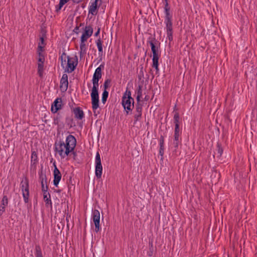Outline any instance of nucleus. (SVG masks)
Masks as SVG:
<instances>
[{"instance_id": "39448f33", "label": "nucleus", "mask_w": 257, "mask_h": 257, "mask_svg": "<svg viewBox=\"0 0 257 257\" xmlns=\"http://www.w3.org/2000/svg\"><path fill=\"white\" fill-rule=\"evenodd\" d=\"M150 45L151 51L153 53V57L160 56L161 54L159 51L160 47V42L158 41L155 37H149L147 42Z\"/></svg>"}, {"instance_id": "49530a36", "label": "nucleus", "mask_w": 257, "mask_h": 257, "mask_svg": "<svg viewBox=\"0 0 257 257\" xmlns=\"http://www.w3.org/2000/svg\"><path fill=\"white\" fill-rule=\"evenodd\" d=\"M45 61V57L38 58V63L44 64Z\"/></svg>"}, {"instance_id": "20e7f679", "label": "nucleus", "mask_w": 257, "mask_h": 257, "mask_svg": "<svg viewBox=\"0 0 257 257\" xmlns=\"http://www.w3.org/2000/svg\"><path fill=\"white\" fill-rule=\"evenodd\" d=\"M20 187L22 191L23 197L25 203L29 202L30 196L29 191V181L27 176L24 177L20 183Z\"/></svg>"}, {"instance_id": "5701e85b", "label": "nucleus", "mask_w": 257, "mask_h": 257, "mask_svg": "<svg viewBox=\"0 0 257 257\" xmlns=\"http://www.w3.org/2000/svg\"><path fill=\"white\" fill-rule=\"evenodd\" d=\"M102 173V165H96L95 174V176L97 179H100L101 177Z\"/></svg>"}, {"instance_id": "5fc2aeb1", "label": "nucleus", "mask_w": 257, "mask_h": 257, "mask_svg": "<svg viewBox=\"0 0 257 257\" xmlns=\"http://www.w3.org/2000/svg\"><path fill=\"white\" fill-rule=\"evenodd\" d=\"M165 4L168 3V0H164Z\"/></svg>"}, {"instance_id": "412c9836", "label": "nucleus", "mask_w": 257, "mask_h": 257, "mask_svg": "<svg viewBox=\"0 0 257 257\" xmlns=\"http://www.w3.org/2000/svg\"><path fill=\"white\" fill-rule=\"evenodd\" d=\"M160 56H154L153 57V63L152 67L154 68L156 70V74H158L159 72V59Z\"/></svg>"}, {"instance_id": "79ce46f5", "label": "nucleus", "mask_w": 257, "mask_h": 257, "mask_svg": "<svg viewBox=\"0 0 257 257\" xmlns=\"http://www.w3.org/2000/svg\"><path fill=\"white\" fill-rule=\"evenodd\" d=\"M101 158L98 152L96 153L95 157V165H101Z\"/></svg>"}, {"instance_id": "37998d69", "label": "nucleus", "mask_w": 257, "mask_h": 257, "mask_svg": "<svg viewBox=\"0 0 257 257\" xmlns=\"http://www.w3.org/2000/svg\"><path fill=\"white\" fill-rule=\"evenodd\" d=\"M41 185L42 192L48 191V183L45 184V182L41 183Z\"/></svg>"}, {"instance_id": "58836bf2", "label": "nucleus", "mask_w": 257, "mask_h": 257, "mask_svg": "<svg viewBox=\"0 0 257 257\" xmlns=\"http://www.w3.org/2000/svg\"><path fill=\"white\" fill-rule=\"evenodd\" d=\"M37 164L38 163H31L30 168L31 172H32L33 173H36Z\"/></svg>"}, {"instance_id": "7ed1b4c3", "label": "nucleus", "mask_w": 257, "mask_h": 257, "mask_svg": "<svg viewBox=\"0 0 257 257\" xmlns=\"http://www.w3.org/2000/svg\"><path fill=\"white\" fill-rule=\"evenodd\" d=\"M93 86L90 94L91 98L92 108L94 113H95L96 110L99 107V94L98 87L99 83L96 80L92 79Z\"/></svg>"}, {"instance_id": "ea45409f", "label": "nucleus", "mask_w": 257, "mask_h": 257, "mask_svg": "<svg viewBox=\"0 0 257 257\" xmlns=\"http://www.w3.org/2000/svg\"><path fill=\"white\" fill-rule=\"evenodd\" d=\"M111 83V79H107L105 80L103 84L104 90H106L109 87Z\"/></svg>"}, {"instance_id": "4c0bfd02", "label": "nucleus", "mask_w": 257, "mask_h": 257, "mask_svg": "<svg viewBox=\"0 0 257 257\" xmlns=\"http://www.w3.org/2000/svg\"><path fill=\"white\" fill-rule=\"evenodd\" d=\"M46 38V32H44V33H43L41 37L40 38V45H43V46H45L46 44L45 43V39Z\"/></svg>"}, {"instance_id": "cd10ccee", "label": "nucleus", "mask_w": 257, "mask_h": 257, "mask_svg": "<svg viewBox=\"0 0 257 257\" xmlns=\"http://www.w3.org/2000/svg\"><path fill=\"white\" fill-rule=\"evenodd\" d=\"M174 123L175 124V126H179L180 127V115L178 111H175L174 114Z\"/></svg>"}, {"instance_id": "603ef678", "label": "nucleus", "mask_w": 257, "mask_h": 257, "mask_svg": "<svg viewBox=\"0 0 257 257\" xmlns=\"http://www.w3.org/2000/svg\"><path fill=\"white\" fill-rule=\"evenodd\" d=\"M74 2L75 3H79L82 1V0H73Z\"/></svg>"}, {"instance_id": "a211bd4d", "label": "nucleus", "mask_w": 257, "mask_h": 257, "mask_svg": "<svg viewBox=\"0 0 257 257\" xmlns=\"http://www.w3.org/2000/svg\"><path fill=\"white\" fill-rule=\"evenodd\" d=\"M38 174L39 179L40 181V183L45 182V184H47L48 182L46 174L43 170V167L42 166H41V168L39 171Z\"/></svg>"}, {"instance_id": "c03bdc74", "label": "nucleus", "mask_w": 257, "mask_h": 257, "mask_svg": "<svg viewBox=\"0 0 257 257\" xmlns=\"http://www.w3.org/2000/svg\"><path fill=\"white\" fill-rule=\"evenodd\" d=\"M45 46H42L40 45V43H39V45L37 48V53H39V52H42L44 51V47Z\"/></svg>"}, {"instance_id": "8fccbe9b", "label": "nucleus", "mask_w": 257, "mask_h": 257, "mask_svg": "<svg viewBox=\"0 0 257 257\" xmlns=\"http://www.w3.org/2000/svg\"><path fill=\"white\" fill-rule=\"evenodd\" d=\"M43 196H44V195H46V196L50 195V193L48 192V191L43 192Z\"/></svg>"}, {"instance_id": "423d86ee", "label": "nucleus", "mask_w": 257, "mask_h": 257, "mask_svg": "<svg viewBox=\"0 0 257 257\" xmlns=\"http://www.w3.org/2000/svg\"><path fill=\"white\" fill-rule=\"evenodd\" d=\"M134 99L122 97L121 98V104L125 111L126 115L132 113L133 109L134 107Z\"/></svg>"}, {"instance_id": "c85d7f7f", "label": "nucleus", "mask_w": 257, "mask_h": 257, "mask_svg": "<svg viewBox=\"0 0 257 257\" xmlns=\"http://www.w3.org/2000/svg\"><path fill=\"white\" fill-rule=\"evenodd\" d=\"M216 151L217 152L218 155L217 157H221L223 152V149L222 147L221 143L219 142L217 143Z\"/></svg>"}, {"instance_id": "f257e3e1", "label": "nucleus", "mask_w": 257, "mask_h": 257, "mask_svg": "<svg viewBox=\"0 0 257 257\" xmlns=\"http://www.w3.org/2000/svg\"><path fill=\"white\" fill-rule=\"evenodd\" d=\"M76 139L72 135H69L66 139L65 142L60 139L57 140L54 144V151L59 154L61 159L68 156L70 153L73 155L74 160H76L77 153L75 151L76 146Z\"/></svg>"}, {"instance_id": "9d476101", "label": "nucleus", "mask_w": 257, "mask_h": 257, "mask_svg": "<svg viewBox=\"0 0 257 257\" xmlns=\"http://www.w3.org/2000/svg\"><path fill=\"white\" fill-rule=\"evenodd\" d=\"M101 4V0H91L90 5L89 7V14L96 15L97 13L98 9Z\"/></svg>"}, {"instance_id": "a19ab883", "label": "nucleus", "mask_w": 257, "mask_h": 257, "mask_svg": "<svg viewBox=\"0 0 257 257\" xmlns=\"http://www.w3.org/2000/svg\"><path fill=\"white\" fill-rule=\"evenodd\" d=\"M65 4L64 3L60 0L59 4L58 5H56L55 7L56 12H58Z\"/></svg>"}, {"instance_id": "1a4fd4ad", "label": "nucleus", "mask_w": 257, "mask_h": 257, "mask_svg": "<svg viewBox=\"0 0 257 257\" xmlns=\"http://www.w3.org/2000/svg\"><path fill=\"white\" fill-rule=\"evenodd\" d=\"M182 129L179 126H175L173 145L176 149L178 148L179 144L182 142Z\"/></svg>"}, {"instance_id": "f704fd0d", "label": "nucleus", "mask_w": 257, "mask_h": 257, "mask_svg": "<svg viewBox=\"0 0 257 257\" xmlns=\"http://www.w3.org/2000/svg\"><path fill=\"white\" fill-rule=\"evenodd\" d=\"M108 96V92L106 90H104L102 94L101 101L103 104H105Z\"/></svg>"}, {"instance_id": "b1692460", "label": "nucleus", "mask_w": 257, "mask_h": 257, "mask_svg": "<svg viewBox=\"0 0 257 257\" xmlns=\"http://www.w3.org/2000/svg\"><path fill=\"white\" fill-rule=\"evenodd\" d=\"M142 87L143 86L142 85H139L136 90V94H137V102H141V98L142 96Z\"/></svg>"}, {"instance_id": "c756f323", "label": "nucleus", "mask_w": 257, "mask_h": 257, "mask_svg": "<svg viewBox=\"0 0 257 257\" xmlns=\"http://www.w3.org/2000/svg\"><path fill=\"white\" fill-rule=\"evenodd\" d=\"M35 254L36 257H43L41 246L39 244H36L35 247Z\"/></svg>"}, {"instance_id": "6e6552de", "label": "nucleus", "mask_w": 257, "mask_h": 257, "mask_svg": "<svg viewBox=\"0 0 257 257\" xmlns=\"http://www.w3.org/2000/svg\"><path fill=\"white\" fill-rule=\"evenodd\" d=\"M100 217L99 211L97 209L93 210L92 211V219L94 223V231L96 232H98L101 230L100 225Z\"/></svg>"}, {"instance_id": "c9c22d12", "label": "nucleus", "mask_w": 257, "mask_h": 257, "mask_svg": "<svg viewBox=\"0 0 257 257\" xmlns=\"http://www.w3.org/2000/svg\"><path fill=\"white\" fill-rule=\"evenodd\" d=\"M149 251L148 252L147 254L149 256H152L153 254V241H149Z\"/></svg>"}, {"instance_id": "ddd939ff", "label": "nucleus", "mask_w": 257, "mask_h": 257, "mask_svg": "<svg viewBox=\"0 0 257 257\" xmlns=\"http://www.w3.org/2000/svg\"><path fill=\"white\" fill-rule=\"evenodd\" d=\"M62 101L61 98H56L51 105V110L53 113H56L62 107Z\"/></svg>"}, {"instance_id": "2f4dec72", "label": "nucleus", "mask_w": 257, "mask_h": 257, "mask_svg": "<svg viewBox=\"0 0 257 257\" xmlns=\"http://www.w3.org/2000/svg\"><path fill=\"white\" fill-rule=\"evenodd\" d=\"M85 42L81 41L80 45V56L81 55H84L86 53V46L85 44Z\"/></svg>"}, {"instance_id": "13d9d810", "label": "nucleus", "mask_w": 257, "mask_h": 257, "mask_svg": "<svg viewBox=\"0 0 257 257\" xmlns=\"http://www.w3.org/2000/svg\"><path fill=\"white\" fill-rule=\"evenodd\" d=\"M56 192H57L59 193V192H60V190H58V191H57Z\"/></svg>"}, {"instance_id": "de8ad7c7", "label": "nucleus", "mask_w": 257, "mask_h": 257, "mask_svg": "<svg viewBox=\"0 0 257 257\" xmlns=\"http://www.w3.org/2000/svg\"><path fill=\"white\" fill-rule=\"evenodd\" d=\"M38 56H39V58H43V57H45V56L41 52H39V53H37Z\"/></svg>"}, {"instance_id": "9b49d317", "label": "nucleus", "mask_w": 257, "mask_h": 257, "mask_svg": "<svg viewBox=\"0 0 257 257\" xmlns=\"http://www.w3.org/2000/svg\"><path fill=\"white\" fill-rule=\"evenodd\" d=\"M143 105L141 102H137L134 111V123L140 121L142 118Z\"/></svg>"}, {"instance_id": "a18cd8bd", "label": "nucleus", "mask_w": 257, "mask_h": 257, "mask_svg": "<svg viewBox=\"0 0 257 257\" xmlns=\"http://www.w3.org/2000/svg\"><path fill=\"white\" fill-rule=\"evenodd\" d=\"M83 25V23H80V25H79V26H76L73 31L76 33V34H78L79 33V27H81V26Z\"/></svg>"}, {"instance_id": "0eeeda50", "label": "nucleus", "mask_w": 257, "mask_h": 257, "mask_svg": "<svg viewBox=\"0 0 257 257\" xmlns=\"http://www.w3.org/2000/svg\"><path fill=\"white\" fill-rule=\"evenodd\" d=\"M164 23L166 25L167 38H168L169 41L171 42L173 40L172 16L165 17Z\"/></svg>"}, {"instance_id": "f03ea898", "label": "nucleus", "mask_w": 257, "mask_h": 257, "mask_svg": "<svg viewBox=\"0 0 257 257\" xmlns=\"http://www.w3.org/2000/svg\"><path fill=\"white\" fill-rule=\"evenodd\" d=\"M61 64L63 68L66 65L65 70L68 73L72 72L76 68L77 64V56L70 57L67 56L65 52H63L60 56Z\"/></svg>"}, {"instance_id": "f8f14e48", "label": "nucleus", "mask_w": 257, "mask_h": 257, "mask_svg": "<svg viewBox=\"0 0 257 257\" xmlns=\"http://www.w3.org/2000/svg\"><path fill=\"white\" fill-rule=\"evenodd\" d=\"M93 32V28L91 26H86L81 37V41L86 42L92 36Z\"/></svg>"}, {"instance_id": "dca6fc26", "label": "nucleus", "mask_w": 257, "mask_h": 257, "mask_svg": "<svg viewBox=\"0 0 257 257\" xmlns=\"http://www.w3.org/2000/svg\"><path fill=\"white\" fill-rule=\"evenodd\" d=\"M104 68V63H102L100 66L97 67L93 74V80H96L97 81H99L102 77V70Z\"/></svg>"}, {"instance_id": "a878e982", "label": "nucleus", "mask_w": 257, "mask_h": 257, "mask_svg": "<svg viewBox=\"0 0 257 257\" xmlns=\"http://www.w3.org/2000/svg\"><path fill=\"white\" fill-rule=\"evenodd\" d=\"M65 122L66 125L69 127L71 128L74 127L75 126V122H74V120L73 117L71 116H66L65 118Z\"/></svg>"}, {"instance_id": "4d7b16f0", "label": "nucleus", "mask_w": 257, "mask_h": 257, "mask_svg": "<svg viewBox=\"0 0 257 257\" xmlns=\"http://www.w3.org/2000/svg\"><path fill=\"white\" fill-rule=\"evenodd\" d=\"M176 105H175V107H174V111H175V110L176 109Z\"/></svg>"}, {"instance_id": "09e8293b", "label": "nucleus", "mask_w": 257, "mask_h": 257, "mask_svg": "<svg viewBox=\"0 0 257 257\" xmlns=\"http://www.w3.org/2000/svg\"><path fill=\"white\" fill-rule=\"evenodd\" d=\"M100 29L99 28L97 30V31L94 34V36L95 37H97L100 33Z\"/></svg>"}, {"instance_id": "4be33fe9", "label": "nucleus", "mask_w": 257, "mask_h": 257, "mask_svg": "<svg viewBox=\"0 0 257 257\" xmlns=\"http://www.w3.org/2000/svg\"><path fill=\"white\" fill-rule=\"evenodd\" d=\"M96 44L98 48L99 57H100L99 59V61H100L102 60V56L103 55L102 42L100 38L98 39L96 41Z\"/></svg>"}, {"instance_id": "6ab92c4d", "label": "nucleus", "mask_w": 257, "mask_h": 257, "mask_svg": "<svg viewBox=\"0 0 257 257\" xmlns=\"http://www.w3.org/2000/svg\"><path fill=\"white\" fill-rule=\"evenodd\" d=\"M159 154L161 156V160H163L164 153V137L162 135L160 136L159 139Z\"/></svg>"}, {"instance_id": "864d4df0", "label": "nucleus", "mask_w": 257, "mask_h": 257, "mask_svg": "<svg viewBox=\"0 0 257 257\" xmlns=\"http://www.w3.org/2000/svg\"><path fill=\"white\" fill-rule=\"evenodd\" d=\"M45 31L46 32V31L45 30H44V29H42V30H41V33H42V35L43 33H44V32H45Z\"/></svg>"}, {"instance_id": "f3484780", "label": "nucleus", "mask_w": 257, "mask_h": 257, "mask_svg": "<svg viewBox=\"0 0 257 257\" xmlns=\"http://www.w3.org/2000/svg\"><path fill=\"white\" fill-rule=\"evenodd\" d=\"M54 180L53 184L56 187H58L59 183L61 180L62 175L59 170L57 168L56 166L55 165V168L53 172Z\"/></svg>"}, {"instance_id": "72a5a7b5", "label": "nucleus", "mask_w": 257, "mask_h": 257, "mask_svg": "<svg viewBox=\"0 0 257 257\" xmlns=\"http://www.w3.org/2000/svg\"><path fill=\"white\" fill-rule=\"evenodd\" d=\"M61 117H61V115L60 112H57V115L54 117V119H53V120H54L53 123L55 125H59Z\"/></svg>"}, {"instance_id": "e433bc0d", "label": "nucleus", "mask_w": 257, "mask_h": 257, "mask_svg": "<svg viewBox=\"0 0 257 257\" xmlns=\"http://www.w3.org/2000/svg\"><path fill=\"white\" fill-rule=\"evenodd\" d=\"M126 97V98H133L132 97V93H131V91L130 90H128V88H127L125 91L124 92V93L123 94V95H122V97Z\"/></svg>"}, {"instance_id": "bb28decb", "label": "nucleus", "mask_w": 257, "mask_h": 257, "mask_svg": "<svg viewBox=\"0 0 257 257\" xmlns=\"http://www.w3.org/2000/svg\"><path fill=\"white\" fill-rule=\"evenodd\" d=\"M43 199L44 202H45V206L46 207H52V203L51 200V195H49L46 196V195H44L43 196Z\"/></svg>"}, {"instance_id": "393cba45", "label": "nucleus", "mask_w": 257, "mask_h": 257, "mask_svg": "<svg viewBox=\"0 0 257 257\" xmlns=\"http://www.w3.org/2000/svg\"><path fill=\"white\" fill-rule=\"evenodd\" d=\"M31 163H38L37 152L33 149L31 150Z\"/></svg>"}, {"instance_id": "7c9ffc66", "label": "nucleus", "mask_w": 257, "mask_h": 257, "mask_svg": "<svg viewBox=\"0 0 257 257\" xmlns=\"http://www.w3.org/2000/svg\"><path fill=\"white\" fill-rule=\"evenodd\" d=\"M44 70V64L38 63L37 73L40 78L43 77Z\"/></svg>"}, {"instance_id": "4468645a", "label": "nucleus", "mask_w": 257, "mask_h": 257, "mask_svg": "<svg viewBox=\"0 0 257 257\" xmlns=\"http://www.w3.org/2000/svg\"><path fill=\"white\" fill-rule=\"evenodd\" d=\"M68 81L67 74H63L60 80V88L62 92H65L68 89Z\"/></svg>"}, {"instance_id": "aec40b11", "label": "nucleus", "mask_w": 257, "mask_h": 257, "mask_svg": "<svg viewBox=\"0 0 257 257\" xmlns=\"http://www.w3.org/2000/svg\"><path fill=\"white\" fill-rule=\"evenodd\" d=\"M8 205V198L6 195H4L1 201V205L0 209V216H1L4 212H5V207Z\"/></svg>"}, {"instance_id": "2eb2a0df", "label": "nucleus", "mask_w": 257, "mask_h": 257, "mask_svg": "<svg viewBox=\"0 0 257 257\" xmlns=\"http://www.w3.org/2000/svg\"><path fill=\"white\" fill-rule=\"evenodd\" d=\"M71 109L76 119L82 120L84 117V113L80 107H74Z\"/></svg>"}, {"instance_id": "473e14b6", "label": "nucleus", "mask_w": 257, "mask_h": 257, "mask_svg": "<svg viewBox=\"0 0 257 257\" xmlns=\"http://www.w3.org/2000/svg\"><path fill=\"white\" fill-rule=\"evenodd\" d=\"M164 11L165 14V17L172 16V15L170 13V7L169 6L168 3L165 4Z\"/></svg>"}, {"instance_id": "6e6d98bb", "label": "nucleus", "mask_w": 257, "mask_h": 257, "mask_svg": "<svg viewBox=\"0 0 257 257\" xmlns=\"http://www.w3.org/2000/svg\"><path fill=\"white\" fill-rule=\"evenodd\" d=\"M44 121V122H45V123H47V120H45Z\"/></svg>"}, {"instance_id": "3c124183", "label": "nucleus", "mask_w": 257, "mask_h": 257, "mask_svg": "<svg viewBox=\"0 0 257 257\" xmlns=\"http://www.w3.org/2000/svg\"><path fill=\"white\" fill-rule=\"evenodd\" d=\"M149 96L146 95L145 98H144L145 100L148 101L149 100Z\"/></svg>"}]
</instances>
